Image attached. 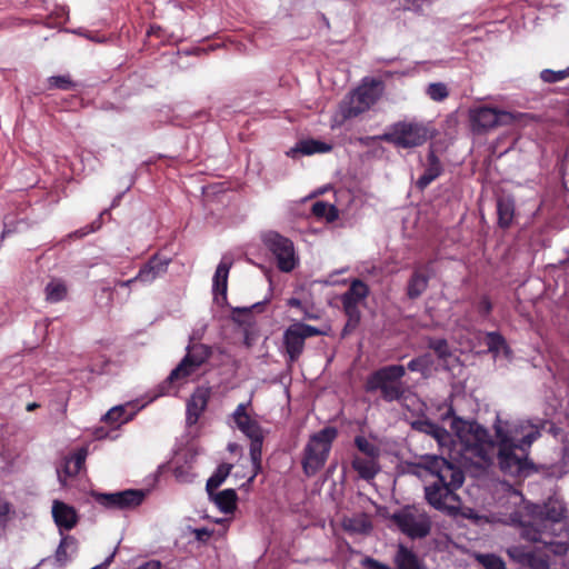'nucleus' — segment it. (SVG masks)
Returning <instances> with one entry per match:
<instances>
[{
    "instance_id": "nucleus-1",
    "label": "nucleus",
    "mask_w": 569,
    "mask_h": 569,
    "mask_svg": "<svg viewBox=\"0 0 569 569\" xmlns=\"http://www.w3.org/2000/svg\"><path fill=\"white\" fill-rule=\"evenodd\" d=\"M531 513L537 515L531 521H521L522 536L532 542H540L556 556L566 555L568 543L553 540L555 527L565 517L566 507L562 501L549 499L543 507L532 506Z\"/></svg>"
},
{
    "instance_id": "nucleus-2",
    "label": "nucleus",
    "mask_w": 569,
    "mask_h": 569,
    "mask_svg": "<svg viewBox=\"0 0 569 569\" xmlns=\"http://www.w3.org/2000/svg\"><path fill=\"white\" fill-rule=\"evenodd\" d=\"M451 428L457 436L455 448L465 461L480 466L491 460L495 445L487 429L459 418L453 419Z\"/></svg>"
},
{
    "instance_id": "nucleus-3",
    "label": "nucleus",
    "mask_w": 569,
    "mask_h": 569,
    "mask_svg": "<svg viewBox=\"0 0 569 569\" xmlns=\"http://www.w3.org/2000/svg\"><path fill=\"white\" fill-rule=\"evenodd\" d=\"M497 443L518 447L529 451L532 443L541 436L543 422L540 419L502 418L497 415L493 422Z\"/></svg>"
},
{
    "instance_id": "nucleus-4",
    "label": "nucleus",
    "mask_w": 569,
    "mask_h": 569,
    "mask_svg": "<svg viewBox=\"0 0 569 569\" xmlns=\"http://www.w3.org/2000/svg\"><path fill=\"white\" fill-rule=\"evenodd\" d=\"M432 137L430 127L417 120H402L391 124L379 138L395 147L412 149L425 144Z\"/></svg>"
},
{
    "instance_id": "nucleus-5",
    "label": "nucleus",
    "mask_w": 569,
    "mask_h": 569,
    "mask_svg": "<svg viewBox=\"0 0 569 569\" xmlns=\"http://www.w3.org/2000/svg\"><path fill=\"white\" fill-rule=\"evenodd\" d=\"M406 375V368L401 365L383 367L371 373L366 382V390L375 392L379 390L383 400L391 402L403 397L405 389L401 378Z\"/></svg>"
},
{
    "instance_id": "nucleus-6",
    "label": "nucleus",
    "mask_w": 569,
    "mask_h": 569,
    "mask_svg": "<svg viewBox=\"0 0 569 569\" xmlns=\"http://www.w3.org/2000/svg\"><path fill=\"white\" fill-rule=\"evenodd\" d=\"M336 437L337 430L333 427H326L310 437L302 459L307 476L316 475L325 466Z\"/></svg>"
},
{
    "instance_id": "nucleus-7",
    "label": "nucleus",
    "mask_w": 569,
    "mask_h": 569,
    "mask_svg": "<svg viewBox=\"0 0 569 569\" xmlns=\"http://www.w3.org/2000/svg\"><path fill=\"white\" fill-rule=\"evenodd\" d=\"M383 82L373 78H365L361 84L341 106L343 119H350L370 109L383 92Z\"/></svg>"
},
{
    "instance_id": "nucleus-8",
    "label": "nucleus",
    "mask_w": 569,
    "mask_h": 569,
    "mask_svg": "<svg viewBox=\"0 0 569 569\" xmlns=\"http://www.w3.org/2000/svg\"><path fill=\"white\" fill-rule=\"evenodd\" d=\"M416 468L419 470V475L425 471L437 479L435 482L451 486V488H460L465 481V475L460 467L441 456L425 455L420 457Z\"/></svg>"
},
{
    "instance_id": "nucleus-9",
    "label": "nucleus",
    "mask_w": 569,
    "mask_h": 569,
    "mask_svg": "<svg viewBox=\"0 0 569 569\" xmlns=\"http://www.w3.org/2000/svg\"><path fill=\"white\" fill-rule=\"evenodd\" d=\"M497 445L499 447V466L505 473L513 477H527L535 470L533 463L528 459L529 451L518 450V447L511 445Z\"/></svg>"
},
{
    "instance_id": "nucleus-10",
    "label": "nucleus",
    "mask_w": 569,
    "mask_h": 569,
    "mask_svg": "<svg viewBox=\"0 0 569 569\" xmlns=\"http://www.w3.org/2000/svg\"><path fill=\"white\" fill-rule=\"evenodd\" d=\"M516 116L508 111L490 107H477L469 111L470 127L473 132L482 133L500 126L511 124Z\"/></svg>"
},
{
    "instance_id": "nucleus-11",
    "label": "nucleus",
    "mask_w": 569,
    "mask_h": 569,
    "mask_svg": "<svg viewBox=\"0 0 569 569\" xmlns=\"http://www.w3.org/2000/svg\"><path fill=\"white\" fill-rule=\"evenodd\" d=\"M263 242L272 252L280 271L290 272L298 266L299 258L290 239L277 232H268L263 236Z\"/></svg>"
},
{
    "instance_id": "nucleus-12",
    "label": "nucleus",
    "mask_w": 569,
    "mask_h": 569,
    "mask_svg": "<svg viewBox=\"0 0 569 569\" xmlns=\"http://www.w3.org/2000/svg\"><path fill=\"white\" fill-rule=\"evenodd\" d=\"M399 529L410 538H423L429 535L431 521L426 512L408 507L393 515Z\"/></svg>"
},
{
    "instance_id": "nucleus-13",
    "label": "nucleus",
    "mask_w": 569,
    "mask_h": 569,
    "mask_svg": "<svg viewBox=\"0 0 569 569\" xmlns=\"http://www.w3.org/2000/svg\"><path fill=\"white\" fill-rule=\"evenodd\" d=\"M459 488H451L437 482L425 487V497L430 506L440 511L456 513L460 509Z\"/></svg>"
},
{
    "instance_id": "nucleus-14",
    "label": "nucleus",
    "mask_w": 569,
    "mask_h": 569,
    "mask_svg": "<svg viewBox=\"0 0 569 569\" xmlns=\"http://www.w3.org/2000/svg\"><path fill=\"white\" fill-rule=\"evenodd\" d=\"M320 335L322 331L310 325L296 322L289 326L283 333V343L289 360L293 362L300 357L307 338Z\"/></svg>"
},
{
    "instance_id": "nucleus-15",
    "label": "nucleus",
    "mask_w": 569,
    "mask_h": 569,
    "mask_svg": "<svg viewBox=\"0 0 569 569\" xmlns=\"http://www.w3.org/2000/svg\"><path fill=\"white\" fill-rule=\"evenodd\" d=\"M210 356L209 347L197 343L188 347L187 355L170 372L168 382L179 381L191 376Z\"/></svg>"
},
{
    "instance_id": "nucleus-16",
    "label": "nucleus",
    "mask_w": 569,
    "mask_h": 569,
    "mask_svg": "<svg viewBox=\"0 0 569 569\" xmlns=\"http://www.w3.org/2000/svg\"><path fill=\"white\" fill-rule=\"evenodd\" d=\"M368 286L356 279L351 282L350 288L341 297V302L349 321L357 323L360 319L359 305L368 297Z\"/></svg>"
},
{
    "instance_id": "nucleus-17",
    "label": "nucleus",
    "mask_w": 569,
    "mask_h": 569,
    "mask_svg": "<svg viewBox=\"0 0 569 569\" xmlns=\"http://www.w3.org/2000/svg\"><path fill=\"white\" fill-rule=\"evenodd\" d=\"M210 389L206 387H198L187 402V425L193 426L198 422L200 416L207 409L210 399Z\"/></svg>"
},
{
    "instance_id": "nucleus-18",
    "label": "nucleus",
    "mask_w": 569,
    "mask_h": 569,
    "mask_svg": "<svg viewBox=\"0 0 569 569\" xmlns=\"http://www.w3.org/2000/svg\"><path fill=\"white\" fill-rule=\"evenodd\" d=\"M250 401L247 403H239L232 413V420L236 427L248 438L258 437V433L262 432L259 422L253 419L248 412L247 408Z\"/></svg>"
},
{
    "instance_id": "nucleus-19",
    "label": "nucleus",
    "mask_w": 569,
    "mask_h": 569,
    "mask_svg": "<svg viewBox=\"0 0 569 569\" xmlns=\"http://www.w3.org/2000/svg\"><path fill=\"white\" fill-rule=\"evenodd\" d=\"M431 273V263L415 268L407 286V296L410 299L419 298L427 290Z\"/></svg>"
},
{
    "instance_id": "nucleus-20",
    "label": "nucleus",
    "mask_w": 569,
    "mask_h": 569,
    "mask_svg": "<svg viewBox=\"0 0 569 569\" xmlns=\"http://www.w3.org/2000/svg\"><path fill=\"white\" fill-rule=\"evenodd\" d=\"M52 517L60 535L63 530H71L78 522L74 508L59 500H54L52 503Z\"/></svg>"
},
{
    "instance_id": "nucleus-21",
    "label": "nucleus",
    "mask_w": 569,
    "mask_h": 569,
    "mask_svg": "<svg viewBox=\"0 0 569 569\" xmlns=\"http://www.w3.org/2000/svg\"><path fill=\"white\" fill-rule=\"evenodd\" d=\"M88 456L87 448L78 449L73 455L66 458L63 467L57 469L58 478L61 485H66L68 477H73L83 468Z\"/></svg>"
},
{
    "instance_id": "nucleus-22",
    "label": "nucleus",
    "mask_w": 569,
    "mask_h": 569,
    "mask_svg": "<svg viewBox=\"0 0 569 569\" xmlns=\"http://www.w3.org/2000/svg\"><path fill=\"white\" fill-rule=\"evenodd\" d=\"M232 258L230 256H223L219 262L212 279V291L218 300L221 296L222 300L226 299L228 288V276L232 266Z\"/></svg>"
},
{
    "instance_id": "nucleus-23",
    "label": "nucleus",
    "mask_w": 569,
    "mask_h": 569,
    "mask_svg": "<svg viewBox=\"0 0 569 569\" xmlns=\"http://www.w3.org/2000/svg\"><path fill=\"white\" fill-rule=\"evenodd\" d=\"M169 264L168 259H160L159 257L151 258L148 263H146L136 276L139 282L142 283H151L159 276L163 274L167 271Z\"/></svg>"
},
{
    "instance_id": "nucleus-24",
    "label": "nucleus",
    "mask_w": 569,
    "mask_h": 569,
    "mask_svg": "<svg viewBox=\"0 0 569 569\" xmlns=\"http://www.w3.org/2000/svg\"><path fill=\"white\" fill-rule=\"evenodd\" d=\"M17 517V510L10 497L0 490V540L6 538L11 523Z\"/></svg>"
},
{
    "instance_id": "nucleus-25",
    "label": "nucleus",
    "mask_w": 569,
    "mask_h": 569,
    "mask_svg": "<svg viewBox=\"0 0 569 569\" xmlns=\"http://www.w3.org/2000/svg\"><path fill=\"white\" fill-rule=\"evenodd\" d=\"M427 161V167L417 181V186L421 190L427 188L442 172V166L440 163V160L438 159L433 151L429 152Z\"/></svg>"
},
{
    "instance_id": "nucleus-26",
    "label": "nucleus",
    "mask_w": 569,
    "mask_h": 569,
    "mask_svg": "<svg viewBox=\"0 0 569 569\" xmlns=\"http://www.w3.org/2000/svg\"><path fill=\"white\" fill-rule=\"evenodd\" d=\"M331 150V146L319 140H302L295 148H291L287 154L295 157L297 153L310 156L315 153H325Z\"/></svg>"
},
{
    "instance_id": "nucleus-27",
    "label": "nucleus",
    "mask_w": 569,
    "mask_h": 569,
    "mask_svg": "<svg viewBox=\"0 0 569 569\" xmlns=\"http://www.w3.org/2000/svg\"><path fill=\"white\" fill-rule=\"evenodd\" d=\"M60 543L56 550V561L66 565L78 551V541L72 536L61 535Z\"/></svg>"
},
{
    "instance_id": "nucleus-28",
    "label": "nucleus",
    "mask_w": 569,
    "mask_h": 569,
    "mask_svg": "<svg viewBox=\"0 0 569 569\" xmlns=\"http://www.w3.org/2000/svg\"><path fill=\"white\" fill-rule=\"evenodd\" d=\"M250 458L252 462L253 472L248 478L247 483L251 485L257 477V475L261 471V456H262V442H263V432L258 433V437H250Z\"/></svg>"
},
{
    "instance_id": "nucleus-29",
    "label": "nucleus",
    "mask_w": 569,
    "mask_h": 569,
    "mask_svg": "<svg viewBox=\"0 0 569 569\" xmlns=\"http://www.w3.org/2000/svg\"><path fill=\"white\" fill-rule=\"evenodd\" d=\"M393 561L397 569H421L417 555L403 545H399Z\"/></svg>"
},
{
    "instance_id": "nucleus-30",
    "label": "nucleus",
    "mask_w": 569,
    "mask_h": 569,
    "mask_svg": "<svg viewBox=\"0 0 569 569\" xmlns=\"http://www.w3.org/2000/svg\"><path fill=\"white\" fill-rule=\"evenodd\" d=\"M376 458L377 457H355L352 467L362 479H372L379 471Z\"/></svg>"
},
{
    "instance_id": "nucleus-31",
    "label": "nucleus",
    "mask_w": 569,
    "mask_h": 569,
    "mask_svg": "<svg viewBox=\"0 0 569 569\" xmlns=\"http://www.w3.org/2000/svg\"><path fill=\"white\" fill-rule=\"evenodd\" d=\"M497 212L500 227H509L515 214L513 200L510 198H500L497 202Z\"/></svg>"
},
{
    "instance_id": "nucleus-32",
    "label": "nucleus",
    "mask_w": 569,
    "mask_h": 569,
    "mask_svg": "<svg viewBox=\"0 0 569 569\" xmlns=\"http://www.w3.org/2000/svg\"><path fill=\"white\" fill-rule=\"evenodd\" d=\"M486 345L488 350L493 353L495 357H498L500 352H503L508 358L511 353L506 339L499 332H488L486 335Z\"/></svg>"
},
{
    "instance_id": "nucleus-33",
    "label": "nucleus",
    "mask_w": 569,
    "mask_h": 569,
    "mask_svg": "<svg viewBox=\"0 0 569 569\" xmlns=\"http://www.w3.org/2000/svg\"><path fill=\"white\" fill-rule=\"evenodd\" d=\"M217 507L224 513L233 512L237 506V493L233 489H224L213 498Z\"/></svg>"
},
{
    "instance_id": "nucleus-34",
    "label": "nucleus",
    "mask_w": 569,
    "mask_h": 569,
    "mask_svg": "<svg viewBox=\"0 0 569 569\" xmlns=\"http://www.w3.org/2000/svg\"><path fill=\"white\" fill-rule=\"evenodd\" d=\"M144 491L128 489L119 491V509H131L139 506L144 499Z\"/></svg>"
},
{
    "instance_id": "nucleus-35",
    "label": "nucleus",
    "mask_w": 569,
    "mask_h": 569,
    "mask_svg": "<svg viewBox=\"0 0 569 569\" xmlns=\"http://www.w3.org/2000/svg\"><path fill=\"white\" fill-rule=\"evenodd\" d=\"M67 286L63 281L53 279L44 288L46 299L51 303L62 301L67 297Z\"/></svg>"
},
{
    "instance_id": "nucleus-36",
    "label": "nucleus",
    "mask_w": 569,
    "mask_h": 569,
    "mask_svg": "<svg viewBox=\"0 0 569 569\" xmlns=\"http://www.w3.org/2000/svg\"><path fill=\"white\" fill-rule=\"evenodd\" d=\"M130 405H120L111 408L103 417L104 421L110 425H121L129 421L133 413H128Z\"/></svg>"
},
{
    "instance_id": "nucleus-37",
    "label": "nucleus",
    "mask_w": 569,
    "mask_h": 569,
    "mask_svg": "<svg viewBox=\"0 0 569 569\" xmlns=\"http://www.w3.org/2000/svg\"><path fill=\"white\" fill-rule=\"evenodd\" d=\"M232 465L230 463H222L220 465L214 473L208 479L207 481V491L210 496H212L213 490L218 489L222 482L226 480V478L231 472Z\"/></svg>"
},
{
    "instance_id": "nucleus-38",
    "label": "nucleus",
    "mask_w": 569,
    "mask_h": 569,
    "mask_svg": "<svg viewBox=\"0 0 569 569\" xmlns=\"http://www.w3.org/2000/svg\"><path fill=\"white\" fill-rule=\"evenodd\" d=\"M312 213L318 218H325L331 222L338 218V210L335 206L325 201H317L312 204Z\"/></svg>"
},
{
    "instance_id": "nucleus-39",
    "label": "nucleus",
    "mask_w": 569,
    "mask_h": 569,
    "mask_svg": "<svg viewBox=\"0 0 569 569\" xmlns=\"http://www.w3.org/2000/svg\"><path fill=\"white\" fill-rule=\"evenodd\" d=\"M433 366V359L430 353H425L420 357L413 358L408 362L410 371L420 372L426 375Z\"/></svg>"
},
{
    "instance_id": "nucleus-40",
    "label": "nucleus",
    "mask_w": 569,
    "mask_h": 569,
    "mask_svg": "<svg viewBox=\"0 0 569 569\" xmlns=\"http://www.w3.org/2000/svg\"><path fill=\"white\" fill-rule=\"evenodd\" d=\"M426 93L432 101L441 102L448 98L449 90L443 82H432L426 88Z\"/></svg>"
},
{
    "instance_id": "nucleus-41",
    "label": "nucleus",
    "mask_w": 569,
    "mask_h": 569,
    "mask_svg": "<svg viewBox=\"0 0 569 569\" xmlns=\"http://www.w3.org/2000/svg\"><path fill=\"white\" fill-rule=\"evenodd\" d=\"M543 547H546V546L543 545ZM545 549H546L545 553L531 552L528 555V563L532 569H549L550 559H549L548 552L551 553V551L548 550L547 548H545ZM552 555H555V553L552 552Z\"/></svg>"
},
{
    "instance_id": "nucleus-42",
    "label": "nucleus",
    "mask_w": 569,
    "mask_h": 569,
    "mask_svg": "<svg viewBox=\"0 0 569 569\" xmlns=\"http://www.w3.org/2000/svg\"><path fill=\"white\" fill-rule=\"evenodd\" d=\"M429 348H431L440 359L450 357V348L446 339H429Z\"/></svg>"
},
{
    "instance_id": "nucleus-43",
    "label": "nucleus",
    "mask_w": 569,
    "mask_h": 569,
    "mask_svg": "<svg viewBox=\"0 0 569 569\" xmlns=\"http://www.w3.org/2000/svg\"><path fill=\"white\" fill-rule=\"evenodd\" d=\"M477 560L486 569H506L502 559L495 555H478Z\"/></svg>"
},
{
    "instance_id": "nucleus-44",
    "label": "nucleus",
    "mask_w": 569,
    "mask_h": 569,
    "mask_svg": "<svg viewBox=\"0 0 569 569\" xmlns=\"http://www.w3.org/2000/svg\"><path fill=\"white\" fill-rule=\"evenodd\" d=\"M355 443L357 446V448L363 452L367 457H378L379 455V449L377 448L376 445H373L372 442H370L368 439H366L365 437H356L355 439Z\"/></svg>"
},
{
    "instance_id": "nucleus-45",
    "label": "nucleus",
    "mask_w": 569,
    "mask_h": 569,
    "mask_svg": "<svg viewBox=\"0 0 569 569\" xmlns=\"http://www.w3.org/2000/svg\"><path fill=\"white\" fill-rule=\"evenodd\" d=\"M50 88H57L61 90H70L74 87L70 76H53L49 78Z\"/></svg>"
},
{
    "instance_id": "nucleus-46",
    "label": "nucleus",
    "mask_w": 569,
    "mask_h": 569,
    "mask_svg": "<svg viewBox=\"0 0 569 569\" xmlns=\"http://www.w3.org/2000/svg\"><path fill=\"white\" fill-rule=\"evenodd\" d=\"M569 76V70L553 71L545 69L541 71L540 77L545 82L553 83L566 79Z\"/></svg>"
},
{
    "instance_id": "nucleus-47",
    "label": "nucleus",
    "mask_w": 569,
    "mask_h": 569,
    "mask_svg": "<svg viewBox=\"0 0 569 569\" xmlns=\"http://www.w3.org/2000/svg\"><path fill=\"white\" fill-rule=\"evenodd\" d=\"M97 499L101 505L108 508L119 509V492L100 493Z\"/></svg>"
},
{
    "instance_id": "nucleus-48",
    "label": "nucleus",
    "mask_w": 569,
    "mask_h": 569,
    "mask_svg": "<svg viewBox=\"0 0 569 569\" xmlns=\"http://www.w3.org/2000/svg\"><path fill=\"white\" fill-rule=\"evenodd\" d=\"M440 447H446L451 442V435L442 427L438 426L432 436Z\"/></svg>"
},
{
    "instance_id": "nucleus-49",
    "label": "nucleus",
    "mask_w": 569,
    "mask_h": 569,
    "mask_svg": "<svg viewBox=\"0 0 569 569\" xmlns=\"http://www.w3.org/2000/svg\"><path fill=\"white\" fill-rule=\"evenodd\" d=\"M361 566L366 569H392L390 566L382 563L371 557H366L361 560Z\"/></svg>"
},
{
    "instance_id": "nucleus-50",
    "label": "nucleus",
    "mask_w": 569,
    "mask_h": 569,
    "mask_svg": "<svg viewBox=\"0 0 569 569\" xmlns=\"http://www.w3.org/2000/svg\"><path fill=\"white\" fill-rule=\"evenodd\" d=\"M492 310V303L488 297H482L478 303V312L487 317Z\"/></svg>"
},
{
    "instance_id": "nucleus-51",
    "label": "nucleus",
    "mask_w": 569,
    "mask_h": 569,
    "mask_svg": "<svg viewBox=\"0 0 569 569\" xmlns=\"http://www.w3.org/2000/svg\"><path fill=\"white\" fill-rule=\"evenodd\" d=\"M174 476L181 482H189L193 478V475H191L190 472L186 471L182 467H177L174 469Z\"/></svg>"
},
{
    "instance_id": "nucleus-52",
    "label": "nucleus",
    "mask_w": 569,
    "mask_h": 569,
    "mask_svg": "<svg viewBox=\"0 0 569 569\" xmlns=\"http://www.w3.org/2000/svg\"><path fill=\"white\" fill-rule=\"evenodd\" d=\"M417 425H418L419 430H421L422 432H426L427 435H430V436H432V432L439 426L431 421H420V422H417Z\"/></svg>"
},
{
    "instance_id": "nucleus-53",
    "label": "nucleus",
    "mask_w": 569,
    "mask_h": 569,
    "mask_svg": "<svg viewBox=\"0 0 569 569\" xmlns=\"http://www.w3.org/2000/svg\"><path fill=\"white\" fill-rule=\"evenodd\" d=\"M194 536L200 541H206L210 538L211 531L207 528H198L194 530Z\"/></svg>"
},
{
    "instance_id": "nucleus-54",
    "label": "nucleus",
    "mask_w": 569,
    "mask_h": 569,
    "mask_svg": "<svg viewBox=\"0 0 569 569\" xmlns=\"http://www.w3.org/2000/svg\"><path fill=\"white\" fill-rule=\"evenodd\" d=\"M288 306L303 310L302 302L297 298H290L288 300Z\"/></svg>"
},
{
    "instance_id": "nucleus-55",
    "label": "nucleus",
    "mask_w": 569,
    "mask_h": 569,
    "mask_svg": "<svg viewBox=\"0 0 569 569\" xmlns=\"http://www.w3.org/2000/svg\"><path fill=\"white\" fill-rule=\"evenodd\" d=\"M138 279H136V277L129 279V280H119L116 282V286H119V287H129L131 286L132 283L137 282Z\"/></svg>"
},
{
    "instance_id": "nucleus-56",
    "label": "nucleus",
    "mask_w": 569,
    "mask_h": 569,
    "mask_svg": "<svg viewBox=\"0 0 569 569\" xmlns=\"http://www.w3.org/2000/svg\"><path fill=\"white\" fill-rule=\"evenodd\" d=\"M301 311L305 313V318H307V319H315V320H316V319H318V318H319L317 315L311 313V312H308V311H307V310H305V309H303V310H301Z\"/></svg>"
},
{
    "instance_id": "nucleus-57",
    "label": "nucleus",
    "mask_w": 569,
    "mask_h": 569,
    "mask_svg": "<svg viewBox=\"0 0 569 569\" xmlns=\"http://www.w3.org/2000/svg\"><path fill=\"white\" fill-rule=\"evenodd\" d=\"M113 556H114V553L110 555V556L104 560V562L100 565V566H102V569H103V568H106V567H108V566L112 562V560H113Z\"/></svg>"
},
{
    "instance_id": "nucleus-58",
    "label": "nucleus",
    "mask_w": 569,
    "mask_h": 569,
    "mask_svg": "<svg viewBox=\"0 0 569 569\" xmlns=\"http://www.w3.org/2000/svg\"><path fill=\"white\" fill-rule=\"evenodd\" d=\"M92 231H94V229H93V228H90V229H88V230H86V231H77V232H76V236H78V237H83V236H86V234H88V233H90V232H92Z\"/></svg>"
},
{
    "instance_id": "nucleus-59",
    "label": "nucleus",
    "mask_w": 569,
    "mask_h": 569,
    "mask_svg": "<svg viewBox=\"0 0 569 569\" xmlns=\"http://www.w3.org/2000/svg\"><path fill=\"white\" fill-rule=\"evenodd\" d=\"M37 407H38V403L32 402V403H29V405L27 406V410H28V411H32V410H34Z\"/></svg>"
},
{
    "instance_id": "nucleus-60",
    "label": "nucleus",
    "mask_w": 569,
    "mask_h": 569,
    "mask_svg": "<svg viewBox=\"0 0 569 569\" xmlns=\"http://www.w3.org/2000/svg\"><path fill=\"white\" fill-rule=\"evenodd\" d=\"M229 449L232 451L234 449V445H229Z\"/></svg>"
},
{
    "instance_id": "nucleus-61",
    "label": "nucleus",
    "mask_w": 569,
    "mask_h": 569,
    "mask_svg": "<svg viewBox=\"0 0 569 569\" xmlns=\"http://www.w3.org/2000/svg\"><path fill=\"white\" fill-rule=\"evenodd\" d=\"M258 307H260V303H256L251 308H258Z\"/></svg>"
}]
</instances>
